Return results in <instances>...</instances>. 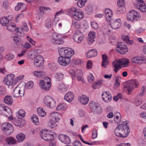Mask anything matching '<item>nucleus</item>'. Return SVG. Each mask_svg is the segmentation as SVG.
Segmentation results:
<instances>
[{
  "label": "nucleus",
  "instance_id": "obj_49",
  "mask_svg": "<svg viewBox=\"0 0 146 146\" xmlns=\"http://www.w3.org/2000/svg\"><path fill=\"white\" fill-rule=\"evenodd\" d=\"M25 112L22 110H20L19 111L18 113L17 114V117H21L23 118L25 117Z\"/></svg>",
  "mask_w": 146,
  "mask_h": 146
},
{
  "label": "nucleus",
  "instance_id": "obj_21",
  "mask_svg": "<svg viewBox=\"0 0 146 146\" xmlns=\"http://www.w3.org/2000/svg\"><path fill=\"white\" fill-rule=\"evenodd\" d=\"M74 93L71 92H69L64 96V99L68 102H72L74 98Z\"/></svg>",
  "mask_w": 146,
  "mask_h": 146
},
{
  "label": "nucleus",
  "instance_id": "obj_14",
  "mask_svg": "<svg viewBox=\"0 0 146 146\" xmlns=\"http://www.w3.org/2000/svg\"><path fill=\"white\" fill-rule=\"evenodd\" d=\"M25 91L23 89H21L18 86H17L14 90L13 96L15 98L19 96H23L24 95Z\"/></svg>",
  "mask_w": 146,
  "mask_h": 146
},
{
  "label": "nucleus",
  "instance_id": "obj_39",
  "mask_svg": "<svg viewBox=\"0 0 146 146\" xmlns=\"http://www.w3.org/2000/svg\"><path fill=\"white\" fill-rule=\"evenodd\" d=\"M64 77V74L62 73H56L54 78L56 81H59L62 79Z\"/></svg>",
  "mask_w": 146,
  "mask_h": 146
},
{
  "label": "nucleus",
  "instance_id": "obj_28",
  "mask_svg": "<svg viewBox=\"0 0 146 146\" xmlns=\"http://www.w3.org/2000/svg\"><path fill=\"white\" fill-rule=\"evenodd\" d=\"M121 118V116L120 113L118 112H116L115 114L114 120L117 124L120 123Z\"/></svg>",
  "mask_w": 146,
  "mask_h": 146
},
{
  "label": "nucleus",
  "instance_id": "obj_5",
  "mask_svg": "<svg viewBox=\"0 0 146 146\" xmlns=\"http://www.w3.org/2000/svg\"><path fill=\"white\" fill-rule=\"evenodd\" d=\"M52 115L53 117L48 123V126L50 128H53L56 127V123L60 120V115L57 113H52Z\"/></svg>",
  "mask_w": 146,
  "mask_h": 146
},
{
  "label": "nucleus",
  "instance_id": "obj_59",
  "mask_svg": "<svg viewBox=\"0 0 146 146\" xmlns=\"http://www.w3.org/2000/svg\"><path fill=\"white\" fill-rule=\"evenodd\" d=\"M14 57L13 55L11 54H7L5 57V59L8 60H10L12 59Z\"/></svg>",
  "mask_w": 146,
  "mask_h": 146
},
{
  "label": "nucleus",
  "instance_id": "obj_36",
  "mask_svg": "<svg viewBox=\"0 0 146 146\" xmlns=\"http://www.w3.org/2000/svg\"><path fill=\"white\" fill-rule=\"evenodd\" d=\"M37 111L38 114L41 116L44 117L46 115V112L41 107L38 108H37Z\"/></svg>",
  "mask_w": 146,
  "mask_h": 146
},
{
  "label": "nucleus",
  "instance_id": "obj_52",
  "mask_svg": "<svg viewBox=\"0 0 146 146\" xmlns=\"http://www.w3.org/2000/svg\"><path fill=\"white\" fill-rule=\"evenodd\" d=\"M13 39L15 43L17 45H19L21 42L20 38L17 36L13 37Z\"/></svg>",
  "mask_w": 146,
  "mask_h": 146
},
{
  "label": "nucleus",
  "instance_id": "obj_56",
  "mask_svg": "<svg viewBox=\"0 0 146 146\" xmlns=\"http://www.w3.org/2000/svg\"><path fill=\"white\" fill-rule=\"evenodd\" d=\"M117 4L119 7L125 6V2L124 0H118Z\"/></svg>",
  "mask_w": 146,
  "mask_h": 146
},
{
  "label": "nucleus",
  "instance_id": "obj_60",
  "mask_svg": "<svg viewBox=\"0 0 146 146\" xmlns=\"http://www.w3.org/2000/svg\"><path fill=\"white\" fill-rule=\"evenodd\" d=\"M102 98L105 102H108L111 100L112 97H108L106 96L102 97Z\"/></svg>",
  "mask_w": 146,
  "mask_h": 146
},
{
  "label": "nucleus",
  "instance_id": "obj_55",
  "mask_svg": "<svg viewBox=\"0 0 146 146\" xmlns=\"http://www.w3.org/2000/svg\"><path fill=\"white\" fill-rule=\"evenodd\" d=\"M78 10L75 8L73 7L69 9V12L70 14L72 15L73 16Z\"/></svg>",
  "mask_w": 146,
  "mask_h": 146
},
{
  "label": "nucleus",
  "instance_id": "obj_64",
  "mask_svg": "<svg viewBox=\"0 0 146 146\" xmlns=\"http://www.w3.org/2000/svg\"><path fill=\"white\" fill-rule=\"evenodd\" d=\"M46 82L44 80L40 81L39 85L42 89H43V86H45V84H46Z\"/></svg>",
  "mask_w": 146,
  "mask_h": 146
},
{
  "label": "nucleus",
  "instance_id": "obj_24",
  "mask_svg": "<svg viewBox=\"0 0 146 146\" xmlns=\"http://www.w3.org/2000/svg\"><path fill=\"white\" fill-rule=\"evenodd\" d=\"M84 17V14L83 13L78 10L73 16L74 18L76 20H81Z\"/></svg>",
  "mask_w": 146,
  "mask_h": 146
},
{
  "label": "nucleus",
  "instance_id": "obj_54",
  "mask_svg": "<svg viewBox=\"0 0 146 146\" xmlns=\"http://www.w3.org/2000/svg\"><path fill=\"white\" fill-rule=\"evenodd\" d=\"M125 12V6L119 7V8L117 10V14H119V13H123Z\"/></svg>",
  "mask_w": 146,
  "mask_h": 146
},
{
  "label": "nucleus",
  "instance_id": "obj_61",
  "mask_svg": "<svg viewBox=\"0 0 146 146\" xmlns=\"http://www.w3.org/2000/svg\"><path fill=\"white\" fill-rule=\"evenodd\" d=\"M145 87L144 86H143L141 89V91L137 94V96H143L145 93Z\"/></svg>",
  "mask_w": 146,
  "mask_h": 146
},
{
  "label": "nucleus",
  "instance_id": "obj_32",
  "mask_svg": "<svg viewBox=\"0 0 146 146\" xmlns=\"http://www.w3.org/2000/svg\"><path fill=\"white\" fill-rule=\"evenodd\" d=\"M9 20L6 17H4L0 19V23L3 26H5L9 23Z\"/></svg>",
  "mask_w": 146,
  "mask_h": 146
},
{
  "label": "nucleus",
  "instance_id": "obj_4",
  "mask_svg": "<svg viewBox=\"0 0 146 146\" xmlns=\"http://www.w3.org/2000/svg\"><path fill=\"white\" fill-rule=\"evenodd\" d=\"M58 51L60 56L64 57H68L70 58L74 54V51L68 48H61Z\"/></svg>",
  "mask_w": 146,
  "mask_h": 146
},
{
  "label": "nucleus",
  "instance_id": "obj_45",
  "mask_svg": "<svg viewBox=\"0 0 146 146\" xmlns=\"http://www.w3.org/2000/svg\"><path fill=\"white\" fill-rule=\"evenodd\" d=\"M97 105L98 106H97L96 108L94 109L92 111H94L96 113L99 114L102 112V110L100 105L99 104H97Z\"/></svg>",
  "mask_w": 146,
  "mask_h": 146
},
{
  "label": "nucleus",
  "instance_id": "obj_33",
  "mask_svg": "<svg viewBox=\"0 0 146 146\" xmlns=\"http://www.w3.org/2000/svg\"><path fill=\"white\" fill-rule=\"evenodd\" d=\"M6 141L9 145L15 144L16 142V140L12 137H7L6 139Z\"/></svg>",
  "mask_w": 146,
  "mask_h": 146
},
{
  "label": "nucleus",
  "instance_id": "obj_37",
  "mask_svg": "<svg viewBox=\"0 0 146 146\" xmlns=\"http://www.w3.org/2000/svg\"><path fill=\"white\" fill-rule=\"evenodd\" d=\"M95 33L94 32H90L88 35V38L90 42H93L94 41V39L95 37Z\"/></svg>",
  "mask_w": 146,
  "mask_h": 146
},
{
  "label": "nucleus",
  "instance_id": "obj_57",
  "mask_svg": "<svg viewBox=\"0 0 146 146\" xmlns=\"http://www.w3.org/2000/svg\"><path fill=\"white\" fill-rule=\"evenodd\" d=\"M120 78V77L118 76H116L114 77V78L115 79V80L114 83V85L116 87H118L119 86L120 83L119 81Z\"/></svg>",
  "mask_w": 146,
  "mask_h": 146
},
{
  "label": "nucleus",
  "instance_id": "obj_34",
  "mask_svg": "<svg viewBox=\"0 0 146 146\" xmlns=\"http://www.w3.org/2000/svg\"><path fill=\"white\" fill-rule=\"evenodd\" d=\"M16 138L19 142H21L24 140L25 138V135L22 133L18 134L16 136Z\"/></svg>",
  "mask_w": 146,
  "mask_h": 146
},
{
  "label": "nucleus",
  "instance_id": "obj_48",
  "mask_svg": "<svg viewBox=\"0 0 146 146\" xmlns=\"http://www.w3.org/2000/svg\"><path fill=\"white\" fill-rule=\"evenodd\" d=\"M97 104H99L94 101H92L90 102L89 104V106L91 108L92 111L98 106Z\"/></svg>",
  "mask_w": 146,
  "mask_h": 146
},
{
  "label": "nucleus",
  "instance_id": "obj_26",
  "mask_svg": "<svg viewBox=\"0 0 146 146\" xmlns=\"http://www.w3.org/2000/svg\"><path fill=\"white\" fill-rule=\"evenodd\" d=\"M78 100L83 104L86 105L89 101V98L86 95H82L79 97Z\"/></svg>",
  "mask_w": 146,
  "mask_h": 146
},
{
  "label": "nucleus",
  "instance_id": "obj_13",
  "mask_svg": "<svg viewBox=\"0 0 146 146\" xmlns=\"http://www.w3.org/2000/svg\"><path fill=\"white\" fill-rule=\"evenodd\" d=\"M29 30V29L27 27V24L25 23H23L22 27L17 28V33L20 36L23 37L24 36L23 31L27 32Z\"/></svg>",
  "mask_w": 146,
  "mask_h": 146
},
{
  "label": "nucleus",
  "instance_id": "obj_44",
  "mask_svg": "<svg viewBox=\"0 0 146 146\" xmlns=\"http://www.w3.org/2000/svg\"><path fill=\"white\" fill-rule=\"evenodd\" d=\"M25 6L23 3H19L18 5L15 7V10L16 11H19L20 9H23Z\"/></svg>",
  "mask_w": 146,
  "mask_h": 146
},
{
  "label": "nucleus",
  "instance_id": "obj_31",
  "mask_svg": "<svg viewBox=\"0 0 146 146\" xmlns=\"http://www.w3.org/2000/svg\"><path fill=\"white\" fill-rule=\"evenodd\" d=\"M102 58L103 61L102 65L105 68L108 63V57L106 54H104L102 55Z\"/></svg>",
  "mask_w": 146,
  "mask_h": 146
},
{
  "label": "nucleus",
  "instance_id": "obj_3",
  "mask_svg": "<svg viewBox=\"0 0 146 146\" xmlns=\"http://www.w3.org/2000/svg\"><path fill=\"white\" fill-rule=\"evenodd\" d=\"M127 20L130 21H138L140 19L141 16L139 13L134 10H131L127 13Z\"/></svg>",
  "mask_w": 146,
  "mask_h": 146
},
{
  "label": "nucleus",
  "instance_id": "obj_17",
  "mask_svg": "<svg viewBox=\"0 0 146 146\" xmlns=\"http://www.w3.org/2000/svg\"><path fill=\"white\" fill-rule=\"evenodd\" d=\"M14 75L9 74L7 75V78L6 79L5 81L7 85L9 86L11 85H15L16 84V82L14 80Z\"/></svg>",
  "mask_w": 146,
  "mask_h": 146
},
{
  "label": "nucleus",
  "instance_id": "obj_20",
  "mask_svg": "<svg viewBox=\"0 0 146 146\" xmlns=\"http://www.w3.org/2000/svg\"><path fill=\"white\" fill-rule=\"evenodd\" d=\"M17 119H13L12 120V122L16 125L22 127L25 123V121L23 119L20 117H18Z\"/></svg>",
  "mask_w": 146,
  "mask_h": 146
},
{
  "label": "nucleus",
  "instance_id": "obj_2",
  "mask_svg": "<svg viewBox=\"0 0 146 146\" xmlns=\"http://www.w3.org/2000/svg\"><path fill=\"white\" fill-rule=\"evenodd\" d=\"M139 85L138 81L135 79H131L128 81V83L124 86V88L129 94H130L133 89L137 87Z\"/></svg>",
  "mask_w": 146,
  "mask_h": 146
},
{
  "label": "nucleus",
  "instance_id": "obj_38",
  "mask_svg": "<svg viewBox=\"0 0 146 146\" xmlns=\"http://www.w3.org/2000/svg\"><path fill=\"white\" fill-rule=\"evenodd\" d=\"M122 40L128 44H132L133 43V41L129 39L128 36H123L122 37Z\"/></svg>",
  "mask_w": 146,
  "mask_h": 146
},
{
  "label": "nucleus",
  "instance_id": "obj_51",
  "mask_svg": "<svg viewBox=\"0 0 146 146\" xmlns=\"http://www.w3.org/2000/svg\"><path fill=\"white\" fill-rule=\"evenodd\" d=\"M86 2L82 1L80 0L77 3V5L80 8L83 7L85 5Z\"/></svg>",
  "mask_w": 146,
  "mask_h": 146
},
{
  "label": "nucleus",
  "instance_id": "obj_15",
  "mask_svg": "<svg viewBox=\"0 0 146 146\" xmlns=\"http://www.w3.org/2000/svg\"><path fill=\"white\" fill-rule=\"evenodd\" d=\"M58 138L59 140L65 144H69L71 142L69 137L66 135L62 134H60L59 135Z\"/></svg>",
  "mask_w": 146,
  "mask_h": 146
},
{
  "label": "nucleus",
  "instance_id": "obj_10",
  "mask_svg": "<svg viewBox=\"0 0 146 146\" xmlns=\"http://www.w3.org/2000/svg\"><path fill=\"white\" fill-rule=\"evenodd\" d=\"M134 7L141 12H146V5L142 0H137V4H134Z\"/></svg>",
  "mask_w": 146,
  "mask_h": 146
},
{
  "label": "nucleus",
  "instance_id": "obj_23",
  "mask_svg": "<svg viewBox=\"0 0 146 146\" xmlns=\"http://www.w3.org/2000/svg\"><path fill=\"white\" fill-rule=\"evenodd\" d=\"M104 12L106 13V20L107 21H110L111 17L113 15V13L111 10L107 9L105 10Z\"/></svg>",
  "mask_w": 146,
  "mask_h": 146
},
{
  "label": "nucleus",
  "instance_id": "obj_53",
  "mask_svg": "<svg viewBox=\"0 0 146 146\" xmlns=\"http://www.w3.org/2000/svg\"><path fill=\"white\" fill-rule=\"evenodd\" d=\"M51 86V84H50V82H47L46 84H45V86H44L43 87V89L45 90H49Z\"/></svg>",
  "mask_w": 146,
  "mask_h": 146
},
{
  "label": "nucleus",
  "instance_id": "obj_62",
  "mask_svg": "<svg viewBox=\"0 0 146 146\" xmlns=\"http://www.w3.org/2000/svg\"><path fill=\"white\" fill-rule=\"evenodd\" d=\"M94 80V77L91 73H90L88 75V80L90 82H92Z\"/></svg>",
  "mask_w": 146,
  "mask_h": 146
},
{
  "label": "nucleus",
  "instance_id": "obj_50",
  "mask_svg": "<svg viewBox=\"0 0 146 146\" xmlns=\"http://www.w3.org/2000/svg\"><path fill=\"white\" fill-rule=\"evenodd\" d=\"M101 82L99 81L98 82H95L92 84V87L94 89L98 88L100 86Z\"/></svg>",
  "mask_w": 146,
  "mask_h": 146
},
{
  "label": "nucleus",
  "instance_id": "obj_18",
  "mask_svg": "<svg viewBox=\"0 0 146 146\" xmlns=\"http://www.w3.org/2000/svg\"><path fill=\"white\" fill-rule=\"evenodd\" d=\"M44 103L46 106L50 108H53L52 103L53 102L54 103V102L53 100L52 97L47 96L44 97Z\"/></svg>",
  "mask_w": 146,
  "mask_h": 146
},
{
  "label": "nucleus",
  "instance_id": "obj_58",
  "mask_svg": "<svg viewBox=\"0 0 146 146\" xmlns=\"http://www.w3.org/2000/svg\"><path fill=\"white\" fill-rule=\"evenodd\" d=\"M33 86V83L32 81H30L28 82L26 86V88L28 89L32 88Z\"/></svg>",
  "mask_w": 146,
  "mask_h": 146
},
{
  "label": "nucleus",
  "instance_id": "obj_16",
  "mask_svg": "<svg viewBox=\"0 0 146 146\" xmlns=\"http://www.w3.org/2000/svg\"><path fill=\"white\" fill-rule=\"evenodd\" d=\"M110 22L111 23V27L113 29L119 28L121 26V22L120 19H116L115 21L111 19Z\"/></svg>",
  "mask_w": 146,
  "mask_h": 146
},
{
  "label": "nucleus",
  "instance_id": "obj_63",
  "mask_svg": "<svg viewBox=\"0 0 146 146\" xmlns=\"http://www.w3.org/2000/svg\"><path fill=\"white\" fill-rule=\"evenodd\" d=\"M91 25L92 27L95 29H97L98 28V25L95 22H92L91 23Z\"/></svg>",
  "mask_w": 146,
  "mask_h": 146
},
{
  "label": "nucleus",
  "instance_id": "obj_29",
  "mask_svg": "<svg viewBox=\"0 0 146 146\" xmlns=\"http://www.w3.org/2000/svg\"><path fill=\"white\" fill-rule=\"evenodd\" d=\"M4 101L5 103L6 104L9 105H11L13 102V100L11 96L7 95L4 98Z\"/></svg>",
  "mask_w": 146,
  "mask_h": 146
},
{
  "label": "nucleus",
  "instance_id": "obj_19",
  "mask_svg": "<svg viewBox=\"0 0 146 146\" xmlns=\"http://www.w3.org/2000/svg\"><path fill=\"white\" fill-rule=\"evenodd\" d=\"M43 59L42 56L38 55L35 59L34 65L37 67H39L43 64Z\"/></svg>",
  "mask_w": 146,
  "mask_h": 146
},
{
  "label": "nucleus",
  "instance_id": "obj_22",
  "mask_svg": "<svg viewBox=\"0 0 146 146\" xmlns=\"http://www.w3.org/2000/svg\"><path fill=\"white\" fill-rule=\"evenodd\" d=\"M131 60L132 62L140 65L142 64L144 61V59L142 57L135 56L132 58Z\"/></svg>",
  "mask_w": 146,
  "mask_h": 146
},
{
  "label": "nucleus",
  "instance_id": "obj_6",
  "mask_svg": "<svg viewBox=\"0 0 146 146\" xmlns=\"http://www.w3.org/2000/svg\"><path fill=\"white\" fill-rule=\"evenodd\" d=\"M1 127L2 130L5 131L6 134L8 135H10L14 130L13 126L11 125V123L8 122L3 123L1 125Z\"/></svg>",
  "mask_w": 146,
  "mask_h": 146
},
{
  "label": "nucleus",
  "instance_id": "obj_12",
  "mask_svg": "<svg viewBox=\"0 0 146 146\" xmlns=\"http://www.w3.org/2000/svg\"><path fill=\"white\" fill-rule=\"evenodd\" d=\"M84 35L80 31H76L73 35V39L78 43H80L84 39Z\"/></svg>",
  "mask_w": 146,
  "mask_h": 146
},
{
  "label": "nucleus",
  "instance_id": "obj_30",
  "mask_svg": "<svg viewBox=\"0 0 146 146\" xmlns=\"http://www.w3.org/2000/svg\"><path fill=\"white\" fill-rule=\"evenodd\" d=\"M97 55V52L96 50H92L89 51L87 53L88 58H91Z\"/></svg>",
  "mask_w": 146,
  "mask_h": 146
},
{
  "label": "nucleus",
  "instance_id": "obj_1",
  "mask_svg": "<svg viewBox=\"0 0 146 146\" xmlns=\"http://www.w3.org/2000/svg\"><path fill=\"white\" fill-rule=\"evenodd\" d=\"M115 135L122 137L127 136L129 133V128L127 125L124 124H120L117 127L115 130Z\"/></svg>",
  "mask_w": 146,
  "mask_h": 146
},
{
  "label": "nucleus",
  "instance_id": "obj_25",
  "mask_svg": "<svg viewBox=\"0 0 146 146\" xmlns=\"http://www.w3.org/2000/svg\"><path fill=\"white\" fill-rule=\"evenodd\" d=\"M3 114H4L7 117H8L10 120H13V117H12V113L11 109L7 107L6 109H5Z\"/></svg>",
  "mask_w": 146,
  "mask_h": 146
},
{
  "label": "nucleus",
  "instance_id": "obj_9",
  "mask_svg": "<svg viewBox=\"0 0 146 146\" xmlns=\"http://www.w3.org/2000/svg\"><path fill=\"white\" fill-rule=\"evenodd\" d=\"M52 38L51 41L52 43L57 44H61L64 43L63 40L61 38V36L56 33H53L52 35Z\"/></svg>",
  "mask_w": 146,
  "mask_h": 146
},
{
  "label": "nucleus",
  "instance_id": "obj_7",
  "mask_svg": "<svg viewBox=\"0 0 146 146\" xmlns=\"http://www.w3.org/2000/svg\"><path fill=\"white\" fill-rule=\"evenodd\" d=\"M116 50L120 53L123 54L126 53L128 51L127 45L124 44L123 42H118Z\"/></svg>",
  "mask_w": 146,
  "mask_h": 146
},
{
  "label": "nucleus",
  "instance_id": "obj_47",
  "mask_svg": "<svg viewBox=\"0 0 146 146\" xmlns=\"http://www.w3.org/2000/svg\"><path fill=\"white\" fill-rule=\"evenodd\" d=\"M31 121L35 124H37L39 123L38 117L35 115H34L31 118Z\"/></svg>",
  "mask_w": 146,
  "mask_h": 146
},
{
  "label": "nucleus",
  "instance_id": "obj_43",
  "mask_svg": "<svg viewBox=\"0 0 146 146\" xmlns=\"http://www.w3.org/2000/svg\"><path fill=\"white\" fill-rule=\"evenodd\" d=\"M112 64L113 66L115 68L120 69L121 68V66L120 65V64L119 63L118 60H117L113 61Z\"/></svg>",
  "mask_w": 146,
  "mask_h": 146
},
{
  "label": "nucleus",
  "instance_id": "obj_46",
  "mask_svg": "<svg viewBox=\"0 0 146 146\" xmlns=\"http://www.w3.org/2000/svg\"><path fill=\"white\" fill-rule=\"evenodd\" d=\"M92 10L93 8L92 5H88L86 7V11L87 14H90L92 12Z\"/></svg>",
  "mask_w": 146,
  "mask_h": 146
},
{
  "label": "nucleus",
  "instance_id": "obj_8",
  "mask_svg": "<svg viewBox=\"0 0 146 146\" xmlns=\"http://www.w3.org/2000/svg\"><path fill=\"white\" fill-rule=\"evenodd\" d=\"M40 135L41 138L46 141L51 140L53 138L52 135L43 129L40 131Z\"/></svg>",
  "mask_w": 146,
  "mask_h": 146
},
{
  "label": "nucleus",
  "instance_id": "obj_42",
  "mask_svg": "<svg viewBox=\"0 0 146 146\" xmlns=\"http://www.w3.org/2000/svg\"><path fill=\"white\" fill-rule=\"evenodd\" d=\"M118 62L120 64L122 65L127 64L129 63V60L125 58H123L119 59L118 60Z\"/></svg>",
  "mask_w": 146,
  "mask_h": 146
},
{
  "label": "nucleus",
  "instance_id": "obj_27",
  "mask_svg": "<svg viewBox=\"0 0 146 146\" xmlns=\"http://www.w3.org/2000/svg\"><path fill=\"white\" fill-rule=\"evenodd\" d=\"M6 27L7 30L11 32H14L17 29L15 24L13 23H9Z\"/></svg>",
  "mask_w": 146,
  "mask_h": 146
},
{
  "label": "nucleus",
  "instance_id": "obj_35",
  "mask_svg": "<svg viewBox=\"0 0 146 146\" xmlns=\"http://www.w3.org/2000/svg\"><path fill=\"white\" fill-rule=\"evenodd\" d=\"M33 74L36 77L38 78L42 77L46 75L45 73L43 71H35L33 72Z\"/></svg>",
  "mask_w": 146,
  "mask_h": 146
},
{
  "label": "nucleus",
  "instance_id": "obj_40",
  "mask_svg": "<svg viewBox=\"0 0 146 146\" xmlns=\"http://www.w3.org/2000/svg\"><path fill=\"white\" fill-rule=\"evenodd\" d=\"M59 90L61 92H63L67 90V87L62 83H61L58 86Z\"/></svg>",
  "mask_w": 146,
  "mask_h": 146
},
{
  "label": "nucleus",
  "instance_id": "obj_41",
  "mask_svg": "<svg viewBox=\"0 0 146 146\" xmlns=\"http://www.w3.org/2000/svg\"><path fill=\"white\" fill-rule=\"evenodd\" d=\"M66 108V106L65 104L63 103L60 104L56 108L57 110H65Z\"/></svg>",
  "mask_w": 146,
  "mask_h": 146
},
{
  "label": "nucleus",
  "instance_id": "obj_11",
  "mask_svg": "<svg viewBox=\"0 0 146 146\" xmlns=\"http://www.w3.org/2000/svg\"><path fill=\"white\" fill-rule=\"evenodd\" d=\"M71 60V58L69 57H64L63 56H60L58 59V62L60 65L66 66H68L70 64Z\"/></svg>",
  "mask_w": 146,
  "mask_h": 146
}]
</instances>
